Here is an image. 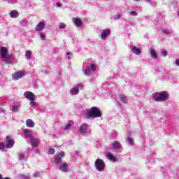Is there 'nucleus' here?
Instances as JSON below:
<instances>
[{
	"label": "nucleus",
	"instance_id": "1",
	"mask_svg": "<svg viewBox=\"0 0 179 179\" xmlns=\"http://www.w3.org/2000/svg\"><path fill=\"white\" fill-rule=\"evenodd\" d=\"M85 117H87V118H99L101 117V112L99 108L93 106L85 113Z\"/></svg>",
	"mask_w": 179,
	"mask_h": 179
},
{
	"label": "nucleus",
	"instance_id": "2",
	"mask_svg": "<svg viewBox=\"0 0 179 179\" xmlns=\"http://www.w3.org/2000/svg\"><path fill=\"white\" fill-rule=\"evenodd\" d=\"M152 99L155 101H166L169 99V94L165 92H157L154 94Z\"/></svg>",
	"mask_w": 179,
	"mask_h": 179
},
{
	"label": "nucleus",
	"instance_id": "3",
	"mask_svg": "<svg viewBox=\"0 0 179 179\" xmlns=\"http://www.w3.org/2000/svg\"><path fill=\"white\" fill-rule=\"evenodd\" d=\"M95 167L98 171H104L106 163L101 159H96L95 161Z\"/></svg>",
	"mask_w": 179,
	"mask_h": 179
},
{
	"label": "nucleus",
	"instance_id": "4",
	"mask_svg": "<svg viewBox=\"0 0 179 179\" xmlns=\"http://www.w3.org/2000/svg\"><path fill=\"white\" fill-rule=\"evenodd\" d=\"M0 54L2 59H8V58H9V54L6 47L2 46L1 48Z\"/></svg>",
	"mask_w": 179,
	"mask_h": 179
},
{
	"label": "nucleus",
	"instance_id": "5",
	"mask_svg": "<svg viewBox=\"0 0 179 179\" xmlns=\"http://www.w3.org/2000/svg\"><path fill=\"white\" fill-rule=\"evenodd\" d=\"M24 96L25 99H27V100H36L37 99V96L34 95V94L30 91H27L24 93Z\"/></svg>",
	"mask_w": 179,
	"mask_h": 179
},
{
	"label": "nucleus",
	"instance_id": "6",
	"mask_svg": "<svg viewBox=\"0 0 179 179\" xmlns=\"http://www.w3.org/2000/svg\"><path fill=\"white\" fill-rule=\"evenodd\" d=\"M6 141L7 142V144L6 145V149H11V148H13L15 141L11 139L10 136H6Z\"/></svg>",
	"mask_w": 179,
	"mask_h": 179
},
{
	"label": "nucleus",
	"instance_id": "7",
	"mask_svg": "<svg viewBox=\"0 0 179 179\" xmlns=\"http://www.w3.org/2000/svg\"><path fill=\"white\" fill-rule=\"evenodd\" d=\"M65 156V153L64 152H62L56 155V157L55 158V163L56 164H59V163H62V157Z\"/></svg>",
	"mask_w": 179,
	"mask_h": 179
},
{
	"label": "nucleus",
	"instance_id": "8",
	"mask_svg": "<svg viewBox=\"0 0 179 179\" xmlns=\"http://www.w3.org/2000/svg\"><path fill=\"white\" fill-rule=\"evenodd\" d=\"M24 76V73L22 71H17L13 74V80H18V79H22Z\"/></svg>",
	"mask_w": 179,
	"mask_h": 179
},
{
	"label": "nucleus",
	"instance_id": "9",
	"mask_svg": "<svg viewBox=\"0 0 179 179\" xmlns=\"http://www.w3.org/2000/svg\"><path fill=\"white\" fill-rule=\"evenodd\" d=\"M110 33H111V31L110 29L103 30V32L101 34V40H106V38H107L108 36H110Z\"/></svg>",
	"mask_w": 179,
	"mask_h": 179
},
{
	"label": "nucleus",
	"instance_id": "10",
	"mask_svg": "<svg viewBox=\"0 0 179 179\" xmlns=\"http://www.w3.org/2000/svg\"><path fill=\"white\" fill-rule=\"evenodd\" d=\"M39 143H40V140L37 138H34V137L31 138V145L32 146V148H37Z\"/></svg>",
	"mask_w": 179,
	"mask_h": 179
},
{
	"label": "nucleus",
	"instance_id": "11",
	"mask_svg": "<svg viewBox=\"0 0 179 179\" xmlns=\"http://www.w3.org/2000/svg\"><path fill=\"white\" fill-rule=\"evenodd\" d=\"M87 128H89V125H87V124H83L81 126H80V134H86Z\"/></svg>",
	"mask_w": 179,
	"mask_h": 179
},
{
	"label": "nucleus",
	"instance_id": "12",
	"mask_svg": "<svg viewBox=\"0 0 179 179\" xmlns=\"http://www.w3.org/2000/svg\"><path fill=\"white\" fill-rule=\"evenodd\" d=\"M44 27H45V24L44 22H41L37 24L36 30V31H42V30H44Z\"/></svg>",
	"mask_w": 179,
	"mask_h": 179
},
{
	"label": "nucleus",
	"instance_id": "13",
	"mask_svg": "<svg viewBox=\"0 0 179 179\" xmlns=\"http://www.w3.org/2000/svg\"><path fill=\"white\" fill-rule=\"evenodd\" d=\"M131 52H133L136 55H140L141 52H142V50H141V49L138 48V47L136 46H132Z\"/></svg>",
	"mask_w": 179,
	"mask_h": 179
},
{
	"label": "nucleus",
	"instance_id": "14",
	"mask_svg": "<svg viewBox=\"0 0 179 179\" xmlns=\"http://www.w3.org/2000/svg\"><path fill=\"white\" fill-rule=\"evenodd\" d=\"M74 23L77 27H82V26H83V22L80 18H76Z\"/></svg>",
	"mask_w": 179,
	"mask_h": 179
},
{
	"label": "nucleus",
	"instance_id": "15",
	"mask_svg": "<svg viewBox=\"0 0 179 179\" xmlns=\"http://www.w3.org/2000/svg\"><path fill=\"white\" fill-rule=\"evenodd\" d=\"M70 94L72 96H76V94H79V88L76 87L72 88L70 91Z\"/></svg>",
	"mask_w": 179,
	"mask_h": 179
},
{
	"label": "nucleus",
	"instance_id": "16",
	"mask_svg": "<svg viewBox=\"0 0 179 179\" xmlns=\"http://www.w3.org/2000/svg\"><path fill=\"white\" fill-rule=\"evenodd\" d=\"M10 16L13 19H15L16 17H19V12L16 10H14L12 12L10 13Z\"/></svg>",
	"mask_w": 179,
	"mask_h": 179
},
{
	"label": "nucleus",
	"instance_id": "17",
	"mask_svg": "<svg viewBox=\"0 0 179 179\" xmlns=\"http://www.w3.org/2000/svg\"><path fill=\"white\" fill-rule=\"evenodd\" d=\"M26 125L29 128H34V122H33L31 119H28L26 121Z\"/></svg>",
	"mask_w": 179,
	"mask_h": 179
},
{
	"label": "nucleus",
	"instance_id": "18",
	"mask_svg": "<svg viewBox=\"0 0 179 179\" xmlns=\"http://www.w3.org/2000/svg\"><path fill=\"white\" fill-rule=\"evenodd\" d=\"M112 146L115 150H117V149H120L121 148V143L119 141H115L112 143Z\"/></svg>",
	"mask_w": 179,
	"mask_h": 179
},
{
	"label": "nucleus",
	"instance_id": "19",
	"mask_svg": "<svg viewBox=\"0 0 179 179\" xmlns=\"http://www.w3.org/2000/svg\"><path fill=\"white\" fill-rule=\"evenodd\" d=\"M59 170H61V171H63V173H66L68 170V164L66 163L62 164L59 166Z\"/></svg>",
	"mask_w": 179,
	"mask_h": 179
},
{
	"label": "nucleus",
	"instance_id": "20",
	"mask_svg": "<svg viewBox=\"0 0 179 179\" xmlns=\"http://www.w3.org/2000/svg\"><path fill=\"white\" fill-rule=\"evenodd\" d=\"M107 157L108 159H109V160H111L112 162H117V158L114 157V155H113V154H111L110 152L108 153Z\"/></svg>",
	"mask_w": 179,
	"mask_h": 179
},
{
	"label": "nucleus",
	"instance_id": "21",
	"mask_svg": "<svg viewBox=\"0 0 179 179\" xmlns=\"http://www.w3.org/2000/svg\"><path fill=\"white\" fill-rule=\"evenodd\" d=\"M119 99L120 100V101H122V103H127L128 101V99L126 98V96H124V95L122 94H119Z\"/></svg>",
	"mask_w": 179,
	"mask_h": 179
},
{
	"label": "nucleus",
	"instance_id": "22",
	"mask_svg": "<svg viewBox=\"0 0 179 179\" xmlns=\"http://www.w3.org/2000/svg\"><path fill=\"white\" fill-rule=\"evenodd\" d=\"M151 55H152L153 58L155 59L157 58V53L153 48H151Z\"/></svg>",
	"mask_w": 179,
	"mask_h": 179
},
{
	"label": "nucleus",
	"instance_id": "23",
	"mask_svg": "<svg viewBox=\"0 0 179 179\" xmlns=\"http://www.w3.org/2000/svg\"><path fill=\"white\" fill-rule=\"evenodd\" d=\"M12 110L13 111V113L19 111V106L17 105H13L12 107Z\"/></svg>",
	"mask_w": 179,
	"mask_h": 179
},
{
	"label": "nucleus",
	"instance_id": "24",
	"mask_svg": "<svg viewBox=\"0 0 179 179\" xmlns=\"http://www.w3.org/2000/svg\"><path fill=\"white\" fill-rule=\"evenodd\" d=\"M24 134H25V136H27L28 138H33L31 136V134L29 131V130H24Z\"/></svg>",
	"mask_w": 179,
	"mask_h": 179
},
{
	"label": "nucleus",
	"instance_id": "25",
	"mask_svg": "<svg viewBox=\"0 0 179 179\" xmlns=\"http://www.w3.org/2000/svg\"><path fill=\"white\" fill-rule=\"evenodd\" d=\"M27 59H29L30 57H31V52L30 50H27L25 53Z\"/></svg>",
	"mask_w": 179,
	"mask_h": 179
},
{
	"label": "nucleus",
	"instance_id": "26",
	"mask_svg": "<svg viewBox=\"0 0 179 179\" xmlns=\"http://www.w3.org/2000/svg\"><path fill=\"white\" fill-rule=\"evenodd\" d=\"M127 141L129 142V143L130 145H134V138H131V137H128L127 138Z\"/></svg>",
	"mask_w": 179,
	"mask_h": 179
},
{
	"label": "nucleus",
	"instance_id": "27",
	"mask_svg": "<svg viewBox=\"0 0 179 179\" xmlns=\"http://www.w3.org/2000/svg\"><path fill=\"white\" fill-rule=\"evenodd\" d=\"M55 153V149L54 148H50L49 149V154L50 155H54Z\"/></svg>",
	"mask_w": 179,
	"mask_h": 179
},
{
	"label": "nucleus",
	"instance_id": "28",
	"mask_svg": "<svg viewBox=\"0 0 179 179\" xmlns=\"http://www.w3.org/2000/svg\"><path fill=\"white\" fill-rule=\"evenodd\" d=\"M90 68L92 71H94V72L96 71V69H97V67H96V65L94 64H91Z\"/></svg>",
	"mask_w": 179,
	"mask_h": 179
},
{
	"label": "nucleus",
	"instance_id": "29",
	"mask_svg": "<svg viewBox=\"0 0 179 179\" xmlns=\"http://www.w3.org/2000/svg\"><path fill=\"white\" fill-rule=\"evenodd\" d=\"M85 73V75H90V69L86 68Z\"/></svg>",
	"mask_w": 179,
	"mask_h": 179
},
{
	"label": "nucleus",
	"instance_id": "30",
	"mask_svg": "<svg viewBox=\"0 0 179 179\" xmlns=\"http://www.w3.org/2000/svg\"><path fill=\"white\" fill-rule=\"evenodd\" d=\"M71 127H72L71 124H66V127H64V130L66 131L67 129H69Z\"/></svg>",
	"mask_w": 179,
	"mask_h": 179
},
{
	"label": "nucleus",
	"instance_id": "31",
	"mask_svg": "<svg viewBox=\"0 0 179 179\" xmlns=\"http://www.w3.org/2000/svg\"><path fill=\"white\" fill-rule=\"evenodd\" d=\"M40 37H41L42 40H45V35L43 33H40Z\"/></svg>",
	"mask_w": 179,
	"mask_h": 179
},
{
	"label": "nucleus",
	"instance_id": "32",
	"mask_svg": "<svg viewBox=\"0 0 179 179\" xmlns=\"http://www.w3.org/2000/svg\"><path fill=\"white\" fill-rule=\"evenodd\" d=\"M34 177H40V172L37 171L33 175Z\"/></svg>",
	"mask_w": 179,
	"mask_h": 179
},
{
	"label": "nucleus",
	"instance_id": "33",
	"mask_svg": "<svg viewBox=\"0 0 179 179\" xmlns=\"http://www.w3.org/2000/svg\"><path fill=\"white\" fill-rule=\"evenodd\" d=\"M59 27V29H65L66 25H65V24L62 23V24H60Z\"/></svg>",
	"mask_w": 179,
	"mask_h": 179
},
{
	"label": "nucleus",
	"instance_id": "34",
	"mask_svg": "<svg viewBox=\"0 0 179 179\" xmlns=\"http://www.w3.org/2000/svg\"><path fill=\"white\" fill-rule=\"evenodd\" d=\"M130 15L131 16H136V11H131Z\"/></svg>",
	"mask_w": 179,
	"mask_h": 179
},
{
	"label": "nucleus",
	"instance_id": "35",
	"mask_svg": "<svg viewBox=\"0 0 179 179\" xmlns=\"http://www.w3.org/2000/svg\"><path fill=\"white\" fill-rule=\"evenodd\" d=\"M30 101V106H36V101L34 100H31Z\"/></svg>",
	"mask_w": 179,
	"mask_h": 179
},
{
	"label": "nucleus",
	"instance_id": "36",
	"mask_svg": "<svg viewBox=\"0 0 179 179\" xmlns=\"http://www.w3.org/2000/svg\"><path fill=\"white\" fill-rule=\"evenodd\" d=\"M0 149H5V145L3 144V143H0Z\"/></svg>",
	"mask_w": 179,
	"mask_h": 179
},
{
	"label": "nucleus",
	"instance_id": "37",
	"mask_svg": "<svg viewBox=\"0 0 179 179\" xmlns=\"http://www.w3.org/2000/svg\"><path fill=\"white\" fill-rule=\"evenodd\" d=\"M162 55L164 56V57H167V51H163L162 52Z\"/></svg>",
	"mask_w": 179,
	"mask_h": 179
},
{
	"label": "nucleus",
	"instance_id": "38",
	"mask_svg": "<svg viewBox=\"0 0 179 179\" xmlns=\"http://www.w3.org/2000/svg\"><path fill=\"white\" fill-rule=\"evenodd\" d=\"M120 17H121V15L120 14H117L115 17V20L120 19Z\"/></svg>",
	"mask_w": 179,
	"mask_h": 179
},
{
	"label": "nucleus",
	"instance_id": "39",
	"mask_svg": "<svg viewBox=\"0 0 179 179\" xmlns=\"http://www.w3.org/2000/svg\"><path fill=\"white\" fill-rule=\"evenodd\" d=\"M57 6L58 8H61V6H62V4L61 3H57Z\"/></svg>",
	"mask_w": 179,
	"mask_h": 179
},
{
	"label": "nucleus",
	"instance_id": "40",
	"mask_svg": "<svg viewBox=\"0 0 179 179\" xmlns=\"http://www.w3.org/2000/svg\"><path fill=\"white\" fill-rule=\"evenodd\" d=\"M176 64L177 65V66H179V59H176Z\"/></svg>",
	"mask_w": 179,
	"mask_h": 179
},
{
	"label": "nucleus",
	"instance_id": "41",
	"mask_svg": "<svg viewBox=\"0 0 179 179\" xmlns=\"http://www.w3.org/2000/svg\"><path fill=\"white\" fill-rule=\"evenodd\" d=\"M20 157L21 159L24 158V154H20Z\"/></svg>",
	"mask_w": 179,
	"mask_h": 179
},
{
	"label": "nucleus",
	"instance_id": "42",
	"mask_svg": "<svg viewBox=\"0 0 179 179\" xmlns=\"http://www.w3.org/2000/svg\"><path fill=\"white\" fill-rule=\"evenodd\" d=\"M82 86H83L82 84H78L76 87H78L79 89V87H82Z\"/></svg>",
	"mask_w": 179,
	"mask_h": 179
},
{
	"label": "nucleus",
	"instance_id": "43",
	"mask_svg": "<svg viewBox=\"0 0 179 179\" xmlns=\"http://www.w3.org/2000/svg\"><path fill=\"white\" fill-rule=\"evenodd\" d=\"M0 179H3V176L0 173Z\"/></svg>",
	"mask_w": 179,
	"mask_h": 179
},
{
	"label": "nucleus",
	"instance_id": "44",
	"mask_svg": "<svg viewBox=\"0 0 179 179\" xmlns=\"http://www.w3.org/2000/svg\"><path fill=\"white\" fill-rule=\"evenodd\" d=\"M66 55H71V52H66Z\"/></svg>",
	"mask_w": 179,
	"mask_h": 179
},
{
	"label": "nucleus",
	"instance_id": "45",
	"mask_svg": "<svg viewBox=\"0 0 179 179\" xmlns=\"http://www.w3.org/2000/svg\"><path fill=\"white\" fill-rule=\"evenodd\" d=\"M6 64H10V62L6 60Z\"/></svg>",
	"mask_w": 179,
	"mask_h": 179
},
{
	"label": "nucleus",
	"instance_id": "46",
	"mask_svg": "<svg viewBox=\"0 0 179 179\" xmlns=\"http://www.w3.org/2000/svg\"><path fill=\"white\" fill-rule=\"evenodd\" d=\"M8 2H9V3H10V2H12V0H8Z\"/></svg>",
	"mask_w": 179,
	"mask_h": 179
},
{
	"label": "nucleus",
	"instance_id": "47",
	"mask_svg": "<svg viewBox=\"0 0 179 179\" xmlns=\"http://www.w3.org/2000/svg\"><path fill=\"white\" fill-rule=\"evenodd\" d=\"M148 1V2H150L152 0H147Z\"/></svg>",
	"mask_w": 179,
	"mask_h": 179
},
{
	"label": "nucleus",
	"instance_id": "48",
	"mask_svg": "<svg viewBox=\"0 0 179 179\" xmlns=\"http://www.w3.org/2000/svg\"><path fill=\"white\" fill-rule=\"evenodd\" d=\"M68 58H69V59H71V57H69H69H68Z\"/></svg>",
	"mask_w": 179,
	"mask_h": 179
},
{
	"label": "nucleus",
	"instance_id": "49",
	"mask_svg": "<svg viewBox=\"0 0 179 179\" xmlns=\"http://www.w3.org/2000/svg\"><path fill=\"white\" fill-rule=\"evenodd\" d=\"M134 1H139V0H134Z\"/></svg>",
	"mask_w": 179,
	"mask_h": 179
}]
</instances>
